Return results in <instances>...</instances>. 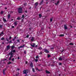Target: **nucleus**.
I'll return each instance as SVG.
<instances>
[{"instance_id":"f257e3e1","label":"nucleus","mask_w":76,"mask_h":76,"mask_svg":"<svg viewBox=\"0 0 76 76\" xmlns=\"http://www.w3.org/2000/svg\"><path fill=\"white\" fill-rule=\"evenodd\" d=\"M15 46L12 45L11 46V51L12 52V53H16V50H14L15 48Z\"/></svg>"},{"instance_id":"f03ea898","label":"nucleus","mask_w":76,"mask_h":76,"mask_svg":"<svg viewBox=\"0 0 76 76\" xmlns=\"http://www.w3.org/2000/svg\"><path fill=\"white\" fill-rule=\"evenodd\" d=\"M29 72V71L28 69H26L23 71V74H26V75L25 76H27V73H28Z\"/></svg>"},{"instance_id":"7ed1b4c3","label":"nucleus","mask_w":76,"mask_h":76,"mask_svg":"<svg viewBox=\"0 0 76 76\" xmlns=\"http://www.w3.org/2000/svg\"><path fill=\"white\" fill-rule=\"evenodd\" d=\"M18 12L19 13H22V8L20 7L18 8Z\"/></svg>"},{"instance_id":"20e7f679","label":"nucleus","mask_w":76,"mask_h":76,"mask_svg":"<svg viewBox=\"0 0 76 76\" xmlns=\"http://www.w3.org/2000/svg\"><path fill=\"white\" fill-rule=\"evenodd\" d=\"M30 66L31 68H32L34 67V65H33V63L31 62V63L30 64Z\"/></svg>"},{"instance_id":"39448f33","label":"nucleus","mask_w":76,"mask_h":76,"mask_svg":"<svg viewBox=\"0 0 76 76\" xmlns=\"http://www.w3.org/2000/svg\"><path fill=\"white\" fill-rule=\"evenodd\" d=\"M7 50H9L10 49V46L9 45L7 46Z\"/></svg>"},{"instance_id":"423d86ee","label":"nucleus","mask_w":76,"mask_h":76,"mask_svg":"<svg viewBox=\"0 0 76 76\" xmlns=\"http://www.w3.org/2000/svg\"><path fill=\"white\" fill-rule=\"evenodd\" d=\"M44 52H45L46 53H49V51L47 50L46 49H44Z\"/></svg>"},{"instance_id":"0eeeda50","label":"nucleus","mask_w":76,"mask_h":76,"mask_svg":"<svg viewBox=\"0 0 76 76\" xmlns=\"http://www.w3.org/2000/svg\"><path fill=\"white\" fill-rule=\"evenodd\" d=\"M6 69H4L2 71V72L3 73V75H5V74H6V73H5V71H6Z\"/></svg>"},{"instance_id":"6e6552de","label":"nucleus","mask_w":76,"mask_h":76,"mask_svg":"<svg viewBox=\"0 0 76 76\" xmlns=\"http://www.w3.org/2000/svg\"><path fill=\"white\" fill-rule=\"evenodd\" d=\"M30 45L32 47H35V43H33V45L31 44Z\"/></svg>"},{"instance_id":"1a4fd4ad","label":"nucleus","mask_w":76,"mask_h":76,"mask_svg":"<svg viewBox=\"0 0 76 76\" xmlns=\"http://www.w3.org/2000/svg\"><path fill=\"white\" fill-rule=\"evenodd\" d=\"M38 2H37L36 3H35V5H36V7H36L37 6H38Z\"/></svg>"},{"instance_id":"9d476101","label":"nucleus","mask_w":76,"mask_h":76,"mask_svg":"<svg viewBox=\"0 0 76 76\" xmlns=\"http://www.w3.org/2000/svg\"><path fill=\"white\" fill-rule=\"evenodd\" d=\"M13 53H9V55H11V56H13Z\"/></svg>"},{"instance_id":"9b49d317","label":"nucleus","mask_w":76,"mask_h":76,"mask_svg":"<svg viewBox=\"0 0 76 76\" xmlns=\"http://www.w3.org/2000/svg\"><path fill=\"white\" fill-rule=\"evenodd\" d=\"M64 28L65 29H67V26H66L65 25H64Z\"/></svg>"},{"instance_id":"f8f14e48","label":"nucleus","mask_w":76,"mask_h":76,"mask_svg":"<svg viewBox=\"0 0 76 76\" xmlns=\"http://www.w3.org/2000/svg\"><path fill=\"white\" fill-rule=\"evenodd\" d=\"M8 19H10V14H9L8 15Z\"/></svg>"},{"instance_id":"ddd939ff","label":"nucleus","mask_w":76,"mask_h":76,"mask_svg":"<svg viewBox=\"0 0 76 76\" xmlns=\"http://www.w3.org/2000/svg\"><path fill=\"white\" fill-rule=\"evenodd\" d=\"M13 56H10V58H9V60H11L12 58L13 57Z\"/></svg>"},{"instance_id":"4468645a","label":"nucleus","mask_w":76,"mask_h":76,"mask_svg":"<svg viewBox=\"0 0 76 76\" xmlns=\"http://www.w3.org/2000/svg\"><path fill=\"white\" fill-rule=\"evenodd\" d=\"M46 73H48V74L50 73V72H49L48 71V70L46 71Z\"/></svg>"},{"instance_id":"2eb2a0df","label":"nucleus","mask_w":76,"mask_h":76,"mask_svg":"<svg viewBox=\"0 0 76 76\" xmlns=\"http://www.w3.org/2000/svg\"><path fill=\"white\" fill-rule=\"evenodd\" d=\"M58 3H59V1H58L57 2V3H55V4H56V6L58 5Z\"/></svg>"},{"instance_id":"dca6fc26","label":"nucleus","mask_w":76,"mask_h":76,"mask_svg":"<svg viewBox=\"0 0 76 76\" xmlns=\"http://www.w3.org/2000/svg\"><path fill=\"white\" fill-rule=\"evenodd\" d=\"M61 58H62V60H64L65 59L64 56H61Z\"/></svg>"},{"instance_id":"f3484780","label":"nucleus","mask_w":76,"mask_h":76,"mask_svg":"<svg viewBox=\"0 0 76 76\" xmlns=\"http://www.w3.org/2000/svg\"><path fill=\"white\" fill-rule=\"evenodd\" d=\"M3 21L5 22H6V19H4V18H3Z\"/></svg>"},{"instance_id":"a211bd4d","label":"nucleus","mask_w":76,"mask_h":76,"mask_svg":"<svg viewBox=\"0 0 76 76\" xmlns=\"http://www.w3.org/2000/svg\"><path fill=\"white\" fill-rule=\"evenodd\" d=\"M31 41H34V37H32L31 39Z\"/></svg>"},{"instance_id":"6ab92c4d","label":"nucleus","mask_w":76,"mask_h":76,"mask_svg":"<svg viewBox=\"0 0 76 76\" xmlns=\"http://www.w3.org/2000/svg\"><path fill=\"white\" fill-rule=\"evenodd\" d=\"M2 34H3V32H2L1 34H0V37H1V36H2L3 35H2Z\"/></svg>"},{"instance_id":"aec40b11","label":"nucleus","mask_w":76,"mask_h":76,"mask_svg":"<svg viewBox=\"0 0 76 76\" xmlns=\"http://www.w3.org/2000/svg\"><path fill=\"white\" fill-rule=\"evenodd\" d=\"M64 34H60L59 35V37H64Z\"/></svg>"},{"instance_id":"412c9836","label":"nucleus","mask_w":76,"mask_h":76,"mask_svg":"<svg viewBox=\"0 0 76 76\" xmlns=\"http://www.w3.org/2000/svg\"><path fill=\"white\" fill-rule=\"evenodd\" d=\"M62 58H61V56L59 58V60H62Z\"/></svg>"},{"instance_id":"4be33fe9","label":"nucleus","mask_w":76,"mask_h":76,"mask_svg":"<svg viewBox=\"0 0 76 76\" xmlns=\"http://www.w3.org/2000/svg\"><path fill=\"white\" fill-rule=\"evenodd\" d=\"M43 2H44V1L43 0L40 3V5H41V4H42V3Z\"/></svg>"},{"instance_id":"5701e85b","label":"nucleus","mask_w":76,"mask_h":76,"mask_svg":"<svg viewBox=\"0 0 76 76\" xmlns=\"http://www.w3.org/2000/svg\"><path fill=\"white\" fill-rule=\"evenodd\" d=\"M39 16L40 18H41V17H42V15H41L40 14L39 15Z\"/></svg>"},{"instance_id":"b1692460","label":"nucleus","mask_w":76,"mask_h":76,"mask_svg":"<svg viewBox=\"0 0 76 76\" xmlns=\"http://www.w3.org/2000/svg\"><path fill=\"white\" fill-rule=\"evenodd\" d=\"M53 18H52L50 19V22H52V21H53Z\"/></svg>"},{"instance_id":"393cba45","label":"nucleus","mask_w":76,"mask_h":76,"mask_svg":"<svg viewBox=\"0 0 76 76\" xmlns=\"http://www.w3.org/2000/svg\"><path fill=\"white\" fill-rule=\"evenodd\" d=\"M51 57V55L48 54V58H49V57Z\"/></svg>"},{"instance_id":"a878e982","label":"nucleus","mask_w":76,"mask_h":76,"mask_svg":"<svg viewBox=\"0 0 76 76\" xmlns=\"http://www.w3.org/2000/svg\"><path fill=\"white\" fill-rule=\"evenodd\" d=\"M54 47L50 48V49L51 50H54Z\"/></svg>"},{"instance_id":"bb28decb","label":"nucleus","mask_w":76,"mask_h":76,"mask_svg":"<svg viewBox=\"0 0 76 76\" xmlns=\"http://www.w3.org/2000/svg\"><path fill=\"white\" fill-rule=\"evenodd\" d=\"M32 71L33 72H35V70L34 69V68H32Z\"/></svg>"},{"instance_id":"cd10ccee","label":"nucleus","mask_w":76,"mask_h":76,"mask_svg":"<svg viewBox=\"0 0 76 76\" xmlns=\"http://www.w3.org/2000/svg\"><path fill=\"white\" fill-rule=\"evenodd\" d=\"M14 24L15 25H17V22H14Z\"/></svg>"},{"instance_id":"c85d7f7f","label":"nucleus","mask_w":76,"mask_h":76,"mask_svg":"<svg viewBox=\"0 0 76 76\" xmlns=\"http://www.w3.org/2000/svg\"><path fill=\"white\" fill-rule=\"evenodd\" d=\"M36 58H39V56H37L36 57Z\"/></svg>"},{"instance_id":"c756f323","label":"nucleus","mask_w":76,"mask_h":76,"mask_svg":"<svg viewBox=\"0 0 76 76\" xmlns=\"http://www.w3.org/2000/svg\"><path fill=\"white\" fill-rule=\"evenodd\" d=\"M12 63V62H9L8 63V64H11Z\"/></svg>"},{"instance_id":"7c9ffc66","label":"nucleus","mask_w":76,"mask_h":76,"mask_svg":"<svg viewBox=\"0 0 76 76\" xmlns=\"http://www.w3.org/2000/svg\"><path fill=\"white\" fill-rule=\"evenodd\" d=\"M40 34H44V31H42V33H41V31H40Z\"/></svg>"},{"instance_id":"2f4dec72","label":"nucleus","mask_w":76,"mask_h":76,"mask_svg":"<svg viewBox=\"0 0 76 76\" xmlns=\"http://www.w3.org/2000/svg\"><path fill=\"white\" fill-rule=\"evenodd\" d=\"M17 19H18V20H20V18H19V17H18L17 18Z\"/></svg>"},{"instance_id":"473e14b6","label":"nucleus","mask_w":76,"mask_h":76,"mask_svg":"<svg viewBox=\"0 0 76 76\" xmlns=\"http://www.w3.org/2000/svg\"><path fill=\"white\" fill-rule=\"evenodd\" d=\"M69 45H73V44L72 43H69Z\"/></svg>"},{"instance_id":"72a5a7b5","label":"nucleus","mask_w":76,"mask_h":76,"mask_svg":"<svg viewBox=\"0 0 76 76\" xmlns=\"http://www.w3.org/2000/svg\"><path fill=\"white\" fill-rule=\"evenodd\" d=\"M25 17V16L24 15H23L22 16V18H24V17Z\"/></svg>"},{"instance_id":"f704fd0d","label":"nucleus","mask_w":76,"mask_h":76,"mask_svg":"<svg viewBox=\"0 0 76 76\" xmlns=\"http://www.w3.org/2000/svg\"><path fill=\"white\" fill-rule=\"evenodd\" d=\"M39 54H40V55L42 54V52H41L40 53H39Z\"/></svg>"},{"instance_id":"c9c22d12","label":"nucleus","mask_w":76,"mask_h":76,"mask_svg":"<svg viewBox=\"0 0 76 76\" xmlns=\"http://www.w3.org/2000/svg\"><path fill=\"white\" fill-rule=\"evenodd\" d=\"M4 38L2 37L1 38V40H4Z\"/></svg>"},{"instance_id":"e433bc0d","label":"nucleus","mask_w":76,"mask_h":76,"mask_svg":"<svg viewBox=\"0 0 76 76\" xmlns=\"http://www.w3.org/2000/svg\"><path fill=\"white\" fill-rule=\"evenodd\" d=\"M35 61H36V62H37V61H38V60L36 59L35 60Z\"/></svg>"},{"instance_id":"4c0bfd02","label":"nucleus","mask_w":76,"mask_h":76,"mask_svg":"<svg viewBox=\"0 0 76 76\" xmlns=\"http://www.w3.org/2000/svg\"><path fill=\"white\" fill-rule=\"evenodd\" d=\"M0 28H2V25H0Z\"/></svg>"},{"instance_id":"58836bf2","label":"nucleus","mask_w":76,"mask_h":76,"mask_svg":"<svg viewBox=\"0 0 76 76\" xmlns=\"http://www.w3.org/2000/svg\"><path fill=\"white\" fill-rule=\"evenodd\" d=\"M19 73H18V74H16V76H18V75H19Z\"/></svg>"},{"instance_id":"ea45409f","label":"nucleus","mask_w":76,"mask_h":76,"mask_svg":"<svg viewBox=\"0 0 76 76\" xmlns=\"http://www.w3.org/2000/svg\"><path fill=\"white\" fill-rule=\"evenodd\" d=\"M29 35H28L27 36H26V38H29Z\"/></svg>"},{"instance_id":"a19ab883","label":"nucleus","mask_w":76,"mask_h":76,"mask_svg":"<svg viewBox=\"0 0 76 76\" xmlns=\"http://www.w3.org/2000/svg\"><path fill=\"white\" fill-rule=\"evenodd\" d=\"M14 60H15V58H13L12 59V61H14Z\"/></svg>"},{"instance_id":"79ce46f5","label":"nucleus","mask_w":76,"mask_h":76,"mask_svg":"<svg viewBox=\"0 0 76 76\" xmlns=\"http://www.w3.org/2000/svg\"><path fill=\"white\" fill-rule=\"evenodd\" d=\"M17 41L18 42H20V41H19V40L18 39L17 40Z\"/></svg>"},{"instance_id":"37998d69","label":"nucleus","mask_w":76,"mask_h":76,"mask_svg":"<svg viewBox=\"0 0 76 76\" xmlns=\"http://www.w3.org/2000/svg\"><path fill=\"white\" fill-rule=\"evenodd\" d=\"M39 50H42V48H41V47L39 48Z\"/></svg>"},{"instance_id":"c03bdc74","label":"nucleus","mask_w":76,"mask_h":76,"mask_svg":"<svg viewBox=\"0 0 76 76\" xmlns=\"http://www.w3.org/2000/svg\"><path fill=\"white\" fill-rule=\"evenodd\" d=\"M1 14H3V11H1Z\"/></svg>"},{"instance_id":"a18cd8bd","label":"nucleus","mask_w":76,"mask_h":76,"mask_svg":"<svg viewBox=\"0 0 76 76\" xmlns=\"http://www.w3.org/2000/svg\"><path fill=\"white\" fill-rule=\"evenodd\" d=\"M9 42V43H12V40H10V41Z\"/></svg>"},{"instance_id":"49530a36","label":"nucleus","mask_w":76,"mask_h":76,"mask_svg":"<svg viewBox=\"0 0 76 76\" xmlns=\"http://www.w3.org/2000/svg\"><path fill=\"white\" fill-rule=\"evenodd\" d=\"M61 64H62L61 63H59V65H61Z\"/></svg>"},{"instance_id":"de8ad7c7","label":"nucleus","mask_w":76,"mask_h":76,"mask_svg":"<svg viewBox=\"0 0 76 76\" xmlns=\"http://www.w3.org/2000/svg\"><path fill=\"white\" fill-rule=\"evenodd\" d=\"M11 38H12V37H10L9 39H11Z\"/></svg>"},{"instance_id":"09e8293b","label":"nucleus","mask_w":76,"mask_h":76,"mask_svg":"<svg viewBox=\"0 0 76 76\" xmlns=\"http://www.w3.org/2000/svg\"><path fill=\"white\" fill-rule=\"evenodd\" d=\"M10 13H13V11H11L10 12Z\"/></svg>"},{"instance_id":"8fccbe9b","label":"nucleus","mask_w":76,"mask_h":76,"mask_svg":"<svg viewBox=\"0 0 76 76\" xmlns=\"http://www.w3.org/2000/svg\"><path fill=\"white\" fill-rule=\"evenodd\" d=\"M20 47V48H23V46H21Z\"/></svg>"},{"instance_id":"3c124183","label":"nucleus","mask_w":76,"mask_h":76,"mask_svg":"<svg viewBox=\"0 0 76 76\" xmlns=\"http://www.w3.org/2000/svg\"><path fill=\"white\" fill-rule=\"evenodd\" d=\"M24 54H26V51H24Z\"/></svg>"},{"instance_id":"603ef678","label":"nucleus","mask_w":76,"mask_h":76,"mask_svg":"<svg viewBox=\"0 0 76 76\" xmlns=\"http://www.w3.org/2000/svg\"><path fill=\"white\" fill-rule=\"evenodd\" d=\"M26 4H27L26 3H25L24 4V6H26Z\"/></svg>"},{"instance_id":"864d4df0","label":"nucleus","mask_w":76,"mask_h":76,"mask_svg":"<svg viewBox=\"0 0 76 76\" xmlns=\"http://www.w3.org/2000/svg\"><path fill=\"white\" fill-rule=\"evenodd\" d=\"M70 27L71 28H73V26H70Z\"/></svg>"},{"instance_id":"5fc2aeb1","label":"nucleus","mask_w":76,"mask_h":76,"mask_svg":"<svg viewBox=\"0 0 76 76\" xmlns=\"http://www.w3.org/2000/svg\"><path fill=\"white\" fill-rule=\"evenodd\" d=\"M12 52H13L12 51H11L10 52V53H11V54H13V53H12Z\"/></svg>"},{"instance_id":"6e6d98bb","label":"nucleus","mask_w":76,"mask_h":76,"mask_svg":"<svg viewBox=\"0 0 76 76\" xmlns=\"http://www.w3.org/2000/svg\"><path fill=\"white\" fill-rule=\"evenodd\" d=\"M38 66H41V64H39L38 65Z\"/></svg>"},{"instance_id":"4d7b16f0","label":"nucleus","mask_w":76,"mask_h":76,"mask_svg":"<svg viewBox=\"0 0 76 76\" xmlns=\"http://www.w3.org/2000/svg\"><path fill=\"white\" fill-rule=\"evenodd\" d=\"M12 28H15V27L13 26H12Z\"/></svg>"},{"instance_id":"13d9d810","label":"nucleus","mask_w":76,"mask_h":76,"mask_svg":"<svg viewBox=\"0 0 76 76\" xmlns=\"http://www.w3.org/2000/svg\"><path fill=\"white\" fill-rule=\"evenodd\" d=\"M18 49H20V47H18Z\"/></svg>"},{"instance_id":"bf43d9fd","label":"nucleus","mask_w":76,"mask_h":76,"mask_svg":"<svg viewBox=\"0 0 76 76\" xmlns=\"http://www.w3.org/2000/svg\"><path fill=\"white\" fill-rule=\"evenodd\" d=\"M64 50H63L62 51H61V53H63V51H64Z\"/></svg>"},{"instance_id":"052dcab7","label":"nucleus","mask_w":76,"mask_h":76,"mask_svg":"<svg viewBox=\"0 0 76 76\" xmlns=\"http://www.w3.org/2000/svg\"><path fill=\"white\" fill-rule=\"evenodd\" d=\"M35 47H38V45H36V46H35Z\"/></svg>"},{"instance_id":"680f3d73","label":"nucleus","mask_w":76,"mask_h":76,"mask_svg":"<svg viewBox=\"0 0 76 76\" xmlns=\"http://www.w3.org/2000/svg\"><path fill=\"white\" fill-rule=\"evenodd\" d=\"M11 21H12V20H13V19H11Z\"/></svg>"},{"instance_id":"e2e57ef3","label":"nucleus","mask_w":76,"mask_h":76,"mask_svg":"<svg viewBox=\"0 0 76 76\" xmlns=\"http://www.w3.org/2000/svg\"><path fill=\"white\" fill-rule=\"evenodd\" d=\"M15 39H12V41H15Z\"/></svg>"},{"instance_id":"0e129e2a","label":"nucleus","mask_w":76,"mask_h":76,"mask_svg":"<svg viewBox=\"0 0 76 76\" xmlns=\"http://www.w3.org/2000/svg\"><path fill=\"white\" fill-rule=\"evenodd\" d=\"M26 64H28V62L26 61Z\"/></svg>"},{"instance_id":"69168bd1","label":"nucleus","mask_w":76,"mask_h":76,"mask_svg":"<svg viewBox=\"0 0 76 76\" xmlns=\"http://www.w3.org/2000/svg\"><path fill=\"white\" fill-rule=\"evenodd\" d=\"M25 13H27V11H25Z\"/></svg>"},{"instance_id":"338daca9","label":"nucleus","mask_w":76,"mask_h":76,"mask_svg":"<svg viewBox=\"0 0 76 76\" xmlns=\"http://www.w3.org/2000/svg\"><path fill=\"white\" fill-rule=\"evenodd\" d=\"M36 70H38V68H36Z\"/></svg>"},{"instance_id":"774afa93","label":"nucleus","mask_w":76,"mask_h":76,"mask_svg":"<svg viewBox=\"0 0 76 76\" xmlns=\"http://www.w3.org/2000/svg\"><path fill=\"white\" fill-rule=\"evenodd\" d=\"M19 70H20V69H17V70H18V71Z\"/></svg>"}]
</instances>
